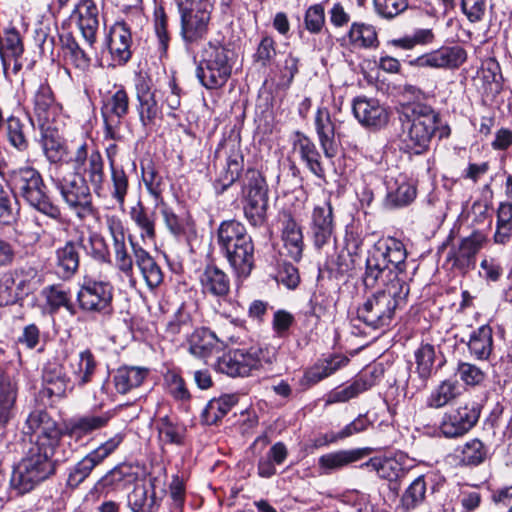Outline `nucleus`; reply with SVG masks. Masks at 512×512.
Instances as JSON below:
<instances>
[{
    "label": "nucleus",
    "mask_w": 512,
    "mask_h": 512,
    "mask_svg": "<svg viewBox=\"0 0 512 512\" xmlns=\"http://www.w3.org/2000/svg\"><path fill=\"white\" fill-rule=\"evenodd\" d=\"M16 398V385L9 377L0 375V423H8L13 417Z\"/></svg>",
    "instance_id": "nucleus-49"
},
{
    "label": "nucleus",
    "mask_w": 512,
    "mask_h": 512,
    "mask_svg": "<svg viewBox=\"0 0 512 512\" xmlns=\"http://www.w3.org/2000/svg\"><path fill=\"white\" fill-rule=\"evenodd\" d=\"M416 371L418 376L416 379L410 376L408 383L412 385L417 391L424 389L427 385L428 379L432 376L434 371V363L436 361L435 347L431 344H422L415 351Z\"/></svg>",
    "instance_id": "nucleus-33"
},
{
    "label": "nucleus",
    "mask_w": 512,
    "mask_h": 512,
    "mask_svg": "<svg viewBox=\"0 0 512 512\" xmlns=\"http://www.w3.org/2000/svg\"><path fill=\"white\" fill-rule=\"evenodd\" d=\"M101 114L104 122V140L122 141V119L129 113L130 99L122 85H114L102 97Z\"/></svg>",
    "instance_id": "nucleus-10"
},
{
    "label": "nucleus",
    "mask_w": 512,
    "mask_h": 512,
    "mask_svg": "<svg viewBox=\"0 0 512 512\" xmlns=\"http://www.w3.org/2000/svg\"><path fill=\"white\" fill-rule=\"evenodd\" d=\"M78 174L81 175L84 181L91 187L96 196L101 198L105 195V164L99 150L94 149L90 151V159L84 164Z\"/></svg>",
    "instance_id": "nucleus-29"
},
{
    "label": "nucleus",
    "mask_w": 512,
    "mask_h": 512,
    "mask_svg": "<svg viewBox=\"0 0 512 512\" xmlns=\"http://www.w3.org/2000/svg\"><path fill=\"white\" fill-rule=\"evenodd\" d=\"M467 60L466 50L459 46H442L410 61V65L419 68L458 69Z\"/></svg>",
    "instance_id": "nucleus-15"
},
{
    "label": "nucleus",
    "mask_w": 512,
    "mask_h": 512,
    "mask_svg": "<svg viewBox=\"0 0 512 512\" xmlns=\"http://www.w3.org/2000/svg\"><path fill=\"white\" fill-rule=\"evenodd\" d=\"M222 148L227 154L226 167L224 173L214 183V187L219 194H222L239 178L243 169V155L240 144L234 140H229L222 145Z\"/></svg>",
    "instance_id": "nucleus-26"
},
{
    "label": "nucleus",
    "mask_w": 512,
    "mask_h": 512,
    "mask_svg": "<svg viewBox=\"0 0 512 512\" xmlns=\"http://www.w3.org/2000/svg\"><path fill=\"white\" fill-rule=\"evenodd\" d=\"M221 252L238 277H248L255 264V247L244 224L237 220L223 221L217 230Z\"/></svg>",
    "instance_id": "nucleus-2"
},
{
    "label": "nucleus",
    "mask_w": 512,
    "mask_h": 512,
    "mask_svg": "<svg viewBox=\"0 0 512 512\" xmlns=\"http://www.w3.org/2000/svg\"><path fill=\"white\" fill-rule=\"evenodd\" d=\"M157 430L160 440L164 443L175 445H182L184 443L185 426L174 421L169 416L158 419Z\"/></svg>",
    "instance_id": "nucleus-53"
},
{
    "label": "nucleus",
    "mask_w": 512,
    "mask_h": 512,
    "mask_svg": "<svg viewBox=\"0 0 512 512\" xmlns=\"http://www.w3.org/2000/svg\"><path fill=\"white\" fill-rule=\"evenodd\" d=\"M352 111L358 122L366 128L380 129L389 121L387 107L375 98L356 97L353 100Z\"/></svg>",
    "instance_id": "nucleus-18"
},
{
    "label": "nucleus",
    "mask_w": 512,
    "mask_h": 512,
    "mask_svg": "<svg viewBox=\"0 0 512 512\" xmlns=\"http://www.w3.org/2000/svg\"><path fill=\"white\" fill-rule=\"evenodd\" d=\"M512 238V204L501 203L497 210V225L494 241L505 244Z\"/></svg>",
    "instance_id": "nucleus-59"
},
{
    "label": "nucleus",
    "mask_w": 512,
    "mask_h": 512,
    "mask_svg": "<svg viewBox=\"0 0 512 512\" xmlns=\"http://www.w3.org/2000/svg\"><path fill=\"white\" fill-rule=\"evenodd\" d=\"M238 397L234 394L223 395L210 400L203 411V418L209 425L216 424L234 407Z\"/></svg>",
    "instance_id": "nucleus-47"
},
{
    "label": "nucleus",
    "mask_w": 512,
    "mask_h": 512,
    "mask_svg": "<svg viewBox=\"0 0 512 512\" xmlns=\"http://www.w3.org/2000/svg\"><path fill=\"white\" fill-rule=\"evenodd\" d=\"M71 380L67 376L65 368L59 363H48L42 373V388L39 391L41 400L47 399L54 404L67 396V391L73 390Z\"/></svg>",
    "instance_id": "nucleus-16"
},
{
    "label": "nucleus",
    "mask_w": 512,
    "mask_h": 512,
    "mask_svg": "<svg viewBox=\"0 0 512 512\" xmlns=\"http://www.w3.org/2000/svg\"><path fill=\"white\" fill-rule=\"evenodd\" d=\"M230 53L224 46L212 43L204 48L196 74L205 88L219 89L226 84L232 72Z\"/></svg>",
    "instance_id": "nucleus-7"
},
{
    "label": "nucleus",
    "mask_w": 512,
    "mask_h": 512,
    "mask_svg": "<svg viewBox=\"0 0 512 512\" xmlns=\"http://www.w3.org/2000/svg\"><path fill=\"white\" fill-rule=\"evenodd\" d=\"M78 173H69L66 176H56L53 183L59 191L63 201L83 220L94 212L91 196V187Z\"/></svg>",
    "instance_id": "nucleus-8"
},
{
    "label": "nucleus",
    "mask_w": 512,
    "mask_h": 512,
    "mask_svg": "<svg viewBox=\"0 0 512 512\" xmlns=\"http://www.w3.org/2000/svg\"><path fill=\"white\" fill-rule=\"evenodd\" d=\"M71 367L76 385L84 387L91 382L97 367V362L91 350L86 349L79 353L77 362L75 364L72 363Z\"/></svg>",
    "instance_id": "nucleus-48"
},
{
    "label": "nucleus",
    "mask_w": 512,
    "mask_h": 512,
    "mask_svg": "<svg viewBox=\"0 0 512 512\" xmlns=\"http://www.w3.org/2000/svg\"><path fill=\"white\" fill-rule=\"evenodd\" d=\"M315 131L320 147L327 158H333L338 153L336 143V126L330 111L326 107H318L314 118Z\"/></svg>",
    "instance_id": "nucleus-27"
},
{
    "label": "nucleus",
    "mask_w": 512,
    "mask_h": 512,
    "mask_svg": "<svg viewBox=\"0 0 512 512\" xmlns=\"http://www.w3.org/2000/svg\"><path fill=\"white\" fill-rule=\"evenodd\" d=\"M135 90L140 122L144 127H152L161 118L162 111L152 90L151 80L140 77L135 84Z\"/></svg>",
    "instance_id": "nucleus-21"
},
{
    "label": "nucleus",
    "mask_w": 512,
    "mask_h": 512,
    "mask_svg": "<svg viewBox=\"0 0 512 512\" xmlns=\"http://www.w3.org/2000/svg\"><path fill=\"white\" fill-rule=\"evenodd\" d=\"M189 352L198 358L211 355L216 347V336L207 328H197L188 337Z\"/></svg>",
    "instance_id": "nucleus-45"
},
{
    "label": "nucleus",
    "mask_w": 512,
    "mask_h": 512,
    "mask_svg": "<svg viewBox=\"0 0 512 512\" xmlns=\"http://www.w3.org/2000/svg\"><path fill=\"white\" fill-rule=\"evenodd\" d=\"M109 176L111 182V197L120 207H123L130 186L128 174L122 165H117L109 167Z\"/></svg>",
    "instance_id": "nucleus-55"
},
{
    "label": "nucleus",
    "mask_w": 512,
    "mask_h": 512,
    "mask_svg": "<svg viewBox=\"0 0 512 512\" xmlns=\"http://www.w3.org/2000/svg\"><path fill=\"white\" fill-rule=\"evenodd\" d=\"M487 237L483 232L474 231L461 239L457 246H452L447 254V262L462 273L475 267L476 255L484 247Z\"/></svg>",
    "instance_id": "nucleus-14"
},
{
    "label": "nucleus",
    "mask_w": 512,
    "mask_h": 512,
    "mask_svg": "<svg viewBox=\"0 0 512 512\" xmlns=\"http://www.w3.org/2000/svg\"><path fill=\"white\" fill-rule=\"evenodd\" d=\"M243 201H268V185L260 171L248 169L243 178Z\"/></svg>",
    "instance_id": "nucleus-39"
},
{
    "label": "nucleus",
    "mask_w": 512,
    "mask_h": 512,
    "mask_svg": "<svg viewBox=\"0 0 512 512\" xmlns=\"http://www.w3.org/2000/svg\"><path fill=\"white\" fill-rule=\"evenodd\" d=\"M348 362L349 358L344 355H332L315 364L306 372L305 377L311 383H318L346 366Z\"/></svg>",
    "instance_id": "nucleus-44"
},
{
    "label": "nucleus",
    "mask_w": 512,
    "mask_h": 512,
    "mask_svg": "<svg viewBox=\"0 0 512 512\" xmlns=\"http://www.w3.org/2000/svg\"><path fill=\"white\" fill-rule=\"evenodd\" d=\"M458 394V384L445 380L431 392L426 404L430 408L439 409L451 403Z\"/></svg>",
    "instance_id": "nucleus-57"
},
{
    "label": "nucleus",
    "mask_w": 512,
    "mask_h": 512,
    "mask_svg": "<svg viewBox=\"0 0 512 512\" xmlns=\"http://www.w3.org/2000/svg\"><path fill=\"white\" fill-rule=\"evenodd\" d=\"M129 243L134 255L135 265L139 269L148 288L153 290L160 286L163 282L164 274L159 264L132 236H129Z\"/></svg>",
    "instance_id": "nucleus-25"
},
{
    "label": "nucleus",
    "mask_w": 512,
    "mask_h": 512,
    "mask_svg": "<svg viewBox=\"0 0 512 512\" xmlns=\"http://www.w3.org/2000/svg\"><path fill=\"white\" fill-rule=\"evenodd\" d=\"M409 292L407 282H395L389 288L373 293L358 307V319L374 329L388 326L394 318L395 311L406 304Z\"/></svg>",
    "instance_id": "nucleus-5"
},
{
    "label": "nucleus",
    "mask_w": 512,
    "mask_h": 512,
    "mask_svg": "<svg viewBox=\"0 0 512 512\" xmlns=\"http://www.w3.org/2000/svg\"><path fill=\"white\" fill-rule=\"evenodd\" d=\"M113 252L115 267L118 271L124 274L128 279L131 286L136 285L134 277V255L130 254L126 246V242L113 243Z\"/></svg>",
    "instance_id": "nucleus-58"
},
{
    "label": "nucleus",
    "mask_w": 512,
    "mask_h": 512,
    "mask_svg": "<svg viewBox=\"0 0 512 512\" xmlns=\"http://www.w3.org/2000/svg\"><path fill=\"white\" fill-rule=\"evenodd\" d=\"M136 479L133 467L126 463H121L109 470L100 480L99 485L102 488L111 490H121L127 487Z\"/></svg>",
    "instance_id": "nucleus-46"
},
{
    "label": "nucleus",
    "mask_w": 512,
    "mask_h": 512,
    "mask_svg": "<svg viewBox=\"0 0 512 512\" xmlns=\"http://www.w3.org/2000/svg\"><path fill=\"white\" fill-rule=\"evenodd\" d=\"M268 207V201H243L244 216L254 227L266 224Z\"/></svg>",
    "instance_id": "nucleus-62"
},
{
    "label": "nucleus",
    "mask_w": 512,
    "mask_h": 512,
    "mask_svg": "<svg viewBox=\"0 0 512 512\" xmlns=\"http://www.w3.org/2000/svg\"><path fill=\"white\" fill-rule=\"evenodd\" d=\"M63 53L66 62L80 72L85 73L90 69L91 58L72 36L63 40Z\"/></svg>",
    "instance_id": "nucleus-50"
},
{
    "label": "nucleus",
    "mask_w": 512,
    "mask_h": 512,
    "mask_svg": "<svg viewBox=\"0 0 512 512\" xmlns=\"http://www.w3.org/2000/svg\"><path fill=\"white\" fill-rule=\"evenodd\" d=\"M375 251L381 253L383 261L398 276L406 279L407 252L404 244L395 238H388L375 243Z\"/></svg>",
    "instance_id": "nucleus-28"
},
{
    "label": "nucleus",
    "mask_w": 512,
    "mask_h": 512,
    "mask_svg": "<svg viewBox=\"0 0 512 512\" xmlns=\"http://www.w3.org/2000/svg\"><path fill=\"white\" fill-rule=\"evenodd\" d=\"M23 433L30 436V448H37L38 451H55L62 436L57 422L44 409H35L29 413L23 426Z\"/></svg>",
    "instance_id": "nucleus-9"
},
{
    "label": "nucleus",
    "mask_w": 512,
    "mask_h": 512,
    "mask_svg": "<svg viewBox=\"0 0 512 512\" xmlns=\"http://www.w3.org/2000/svg\"><path fill=\"white\" fill-rule=\"evenodd\" d=\"M44 296L50 313H56L60 308H65L71 315L76 313L71 302L69 292L58 285H51L43 289Z\"/></svg>",
    "instance_id": "nucleus-52"
},
{
    "label": "nucleus",
    "mask_w": 512,
    "mask_h": 512,
    "mask_svg": "<svg viewBox=\"0 0 512 512\" xmlns=\"http://www.w3.org/2000/svg\"><path fill=\"white\" fill-rule=\"evenodd\" d=\"M125 439L124 433H116L106 441L100 443L95 449L90 451L86 456L94 464L95 467L101 465L108 457L117 451Z\"/></svg>",
    "instance_id": "nucleus-60"
},
{
    "label": "nucleus",
    "mask_w": 512,
    "mask_h": 512,
    "mask_svg": "<svg viewBox=\"0 0 512 512\" xmlns=\"http://www.w3.org/2000/svg\"><path fill=\"white\" fill-rule=\"evenodd\" d=\"M349 43L360 49L376 48L379 45L375 27L364 22H353L347 32Z\"/></svg>",
    "instance_id": "nucleus-43"
},
{
    "label": "nucleus",
    "mask_w": 512,
    "mask_h": 512,
    "mask_svg": "<svg viewBox=\"0 0 512 512\" xmlns=\"http://www.w3.org/2000/svg\"><path fill=\"white\" fill-rule=\"evenodd\" d=\"M362 281L367 289H374L379 285L389 288L395 282H407L405 278H398L388 265L385 264L381 253H378L373 248L368 251Z\"/></svg>",
    "instance_id": "nucleus-17"
},
{
    "label": "nucleus",
    "mask_w": 512,
    "mask_h": 512,
    "mask_svg": "<svg viewBox=\"0 0 512 512\" xmlns=\"http://www.w3.org/2000/svg\"><path fill=\"white\" fill-rule=\"evenodd\" d=\"M181 16L180 35L187 45L198 44L209 31L211 19L210 5L206 2H192L189 6L179 4Z\"/></svg>",
    "instance_id": "nucleus-11"
},
{
    "label": "nucleus",
    "mask_w": 512,
    "mask_h": 512,
    "mask_svg": "<svg viewBox=\"0 0 512 512\" xmlns=\"http://www.w3.org/2000/svg\"><path fill=\"white\" fill-rule=\"evenodd\" d=\"M24 52L23 42L20 33L15 28H9L4 31L0 38V56L4 68L7 67L10 57H21Z\"/></svg>",
    "instance_id": "nucleus-54"
},
{
    "label": "nucleus",
    "mask_w": 512,
    "mask_h": 512,
    "mask_svg": "<svg viewBox=\"0 0 512 512\" xmlns=\"http://www.w3.org/2000/svg\"><path fill=\"white\" fill-rule=\"evenodd\" d=\"M198 280L202 294L225 298L230 292V277L215 264H207L199 270Z\"/></svg>",
    "instance_id": "nucleus-24"
},
{
    "label": "nucleus",
    "mask_w": 512,
    "mask_h": 512,
    "mask_svg": "<svg viewBox=\"0 0 512 512\" xmlns=\"http://www.w3.org/2000/svg\"><path fill=\"white\" fill-rule=\"evenodd\" d=\"M80 250L99 263L110 262L109 249L101 235L92 233L87 236L84 232H79L55 251V265L63 279L71 278L78 271Z\"/></svg>",
    "instance_id": "nucleus-4"
},
{
    "label": "nucleus",
    "mask_w": 512,
    "mask_h": 512,
    "mask_svg": "<svg viewBox=\"0 0 512 512\" xmlns=\"http://www.w3.org/2000/svg\"><path fill=\"white\" fill-rule=\"evenodd\" d=\"M73 14L77 16V23L82 36L93 46L96 42V35L99 28V10L94 1L82 0L74 9Z\"/></svg>",
    "instance_id": "nucleus-31"
},
{
    "label": "nucleus",
    "mask_w": 512,
    "mask_h": 512,
    "mask_svg": "<svg viewBox=\"0 0 512 512\" xmlns=\"http://www.w3.org/2000/svg\"><path fill=\"white\" fill-rule=\"evenodd\" d=\"M370 452V448H353L323 454L318 459V471L320 475H330L362 460Z\"/></svg>",
    "instance_id": "nucleus-23"
},
{
    "label": "nucleus",
    "mask_w": 512,
    "mask_h": 512,
    "mask_svg": "<svg viewBox=\"0 0 512 512\" xmlns=\"http://www.w3.org/2000/svg\"><path fill=\"white\" fill-rule=\"evenodd\" d=\"M435 35L432 29H417L411 35H405L398 39H392L388 44L404 50H411L417 45H426L434 41Z\"/></svg>",
    "instance_id": "nucleus-61"
},
{
    "label": "nucleus",
    "mask_w": 512,
    "mask_h": 512,
    "mask_svg": "<svg viewBox=\"0 0 512 512\" xmlns=\"http://www.w3.org/2000/svg\"><path fill=\"white\" fill-rule=\"evenodd\" d=\"M113 287L104 281L86 280L77 294V300L82 310L111 315Z\"/></svg>",
    "instance_id": "nucleus-13"
},
{
    "label": "nucleus",
    "mask_w": 512,
    "mask_h": 512,
    "mask_svg": "<svg viewBox=\"0 0 512 512\" xmlns=\"http://www.w3.org/2000/svg\"><path fill=\"white\" fill-rule=\"evenodd\" d=\"M293 149L312 174L320 179L325 178L321 155L315 143L306 134L300 131L294 133Z\"/></svg>",
    "instance_id": "nucleus-30"
},
{
    "label": "nucleus",
    "mask_w": 512,
    "mask_h": 512,
    "mask_svg": "<svg viewBox=\"0 0 512 512\" xmlns=\"http://www.w3.org/2000/svg\"><path fill=\"white\" fill-rule=\"evenodd\" d=\"M360 467L376 471L380 478L386 479L390 482V489L395 492H398L399 490V486L396 482L407 474V471L402 464L394 458H371L367 462L361 464Z\"/></svg>",
    "instance_id": "nucleus-34"
},
{
    "label": "nucleus",
    "mask_w": 512,
    "mask_h": 512,
    "mask_svg": "<svg viewBox=\"0 0 512 512\" xmlns=\"http://www.w3.org/2000/svg\"><path fill=\"white\" fill-rule=\"evenodd\" d=\"M113 416V412L106 411L100 415L88 414L71 418L64 422L62 435L80 442L93 432L106 427Z\"/></svg>",
    "instance_id": "nucleus-20"
},
{
    "label": "nucleus",
    "mask_w": 512,
    "mask_h": 512,
    "mask_svg": "<svg viewBox=\"0 0 512 512\" xmlns=\"http://www.w3.org/2000/svg\"><path fill=\"white\" fill-rule=\"evenodd\" d=\"M57 112L58 105L51 88L46 84H41L34 95V113L38 121L44 125L53 119Z\"/></svg>",
    "instance_id": "nucleus-41"
},
{
    "label": "nucleus",
    "mask_w": 512,
    "mask_h": 512,
    "mask_svg": "<svg viewBox=\"0 0 512 512\" xmlns=\"http://www.w3.org/2000/svg\"><path fill=\"white\" fill-rule=\"evenodd\" d=\"M55 451L30 448L26 456L15 467L11 476V487L18 494L30 492L36 485L54 472L51 460Z\"/></svg>",
    "instance_id": "nucleus-6"
},
{
    "label": "nucleus",
    "mask_w": 512,
    "mask_h": 512,
    "mask_svg": "<svg viewBox=\"0 0 512 512\" xmlns=\"http://www.w3.org/2000/svg\"><path fill=\"white\" fill-rule=\"evenodd\" d=\"M457 451L460 452L459 459L461 464L465 466H477L481 464L486 459L488 453L484 443L477 438L467 441L460 446Z\"/></svg>",
    "instance_id": "nucleus-56"
},
{
    "label": "nucleus",
    "mask_w": 512,
    "mask_h": 512,
    "mask_svg": "<svg viewBox=\"0 0 512 512\" xmlns=\"http://www.w3.org/2000/svg\"><path fill=\"white\" fill-rule=\"evenodd\" d=\"M427 483L424 475L415 478L401 497V506L406 511L419 507L426 499Z\"/></svg>",
    "instance_id": "nucleus-51"
},
{
    "label": "nucleus",
    "mask_w": 512,
    "mask_h": 512,
    "mask_svg": "<svg viewBox=\"0 0 512 512\" xmlns=\"http://www.w3.org/2000/svg\"><path fill=\"white\" fill-rule=\"evenodd\" d=\"M148 375L146 368L137 366L119 367L113 376V382L117 392L126 394L130 390L139 387Z\"/></svg>",
    "instance_id": "nucleus-40"
},
{
    "label": "nucleus",
    "mask_w": 512,
    "mask_h": 512,
    "mask_svg": "<svg viewBox=\"0 0 512 512\" xmlns=\"http://www.w3.org/2000/svg\"><path fill=\"white\" fill-rule=\"evenodd\" d=\"M130 219L140 231L141 240L146 243L156 239V216L149 212L141 201H138L129 211Z\"/></svg>",
    "instance_id": "nucleus-38"
},
{
    "label": "nucleus",
    "mask_w": 512,
    "mask_h": 512,
    "mask_svg": "<svg viewBox=\"0 0 512 512\" xmlns=\"http://www.w3.org/2000/svg\"><path fill=\"white\" fill-rule=\"evenodd\" d=\"M469 353L477 360L489 359L493 351V329L485 324L473 330L467 342Z\"/></svg>",
    "instance_id": "nucleus-37"
},
{
    "label": "nucleus",
    "mask_w": 512,
    "mask_h": 512,
    "mask_svg": "<svg viewBox=\"0 0 512 512\" xmlns=\"http://www.w3.org/2000/svg\"><path fill=\"white\" fill-rule=\"evenodd\" d=\"M128 506L132 512H157L159 502L156 498L154 485L150 488L145 485H137L128 498Z\"/></svg>",
    "instance_id": "nucleus-42"
},
{
    "label": "nucleus",
    "mask_w": 512,
    "mask_h": 512,
    "mask_svg": "<svg viewBox=\"0 0 512 512\" xmlns=\"http://www.w3.org/2000/svg\"><path fill=\"white\" fill-rule=\"evenodd\" d=\"M7 183L14 196L31 209L56 222L62 219L61 208L54 202L42 174L36 168L26 165L10 170Z\"/></svg>",
    "instance_id": "nucleus-1"
},
{
    "label": "nucleus",
    "mask_w": 512,
    "mask_h": 512,
    "mask_svg": "<svg viewBox=\"0 0 512 512\" xmlns=\"http://www.w3.org/2000/svg\"><path fill=\"white\" fill-rule=\"evenodd\" d=\"M400 120L405 147L414 154L427 151L436 135L438 113L428 105L413 103L402 107Z\"/></svg>",
    "instance_id": "nucleus-3"
},
{
    "label": "nucleus",
    "mask_w": 512,
    "mask_h": 512,
    "mask_svg": "<svg viewBox=\"0 0 512 512\" xmlns=\"http://www.w3.org/2000/svg\"><path fill=\"white\" fill-rule=\"evenodd\" d=\"M33 127V121L27 116H9L5 123L7 142L18 152L27 151L29 148V135Z\"/></svg>",
    "instance_id": "nucleus-32"
},
{
    "label": "nucleus",
    "mask_w": 512,
    "mask_h": 512,
    "mask_svg": "<svg viewBox=\"0 0 512 512\" xmlns=\"http://www.w3.org/2000/svg\"><path fill=\"white\" fill-rule=\"evenodd\" d=\"M325 8L322 3L309 6L304 14V27L311 34H319L325 26Z\"/></svg>",
    "instance_id": "nucleus-64"
},
{
    "label": "nucleus",
    "mask_w": 512,
    "mask_h": 512,
    "mask_svg": "<svg viewBox=\"0 0 512 512\" xmlns=\"http://www.w3.org/2000/svg\"><path fill=\"white\" fill-rule=\"evenodd\" d=\"M386 205L390 208H400L412 203L417 195L414 183L407 181L404 177L396 178L388 182Z\"/></svg>",
    "instance_id": "nucleus-35"
},
{
    "label": "nucleus",
    "mask_w": 512,
    "mask_h": 512,
    "mask_svg": "<svg viewBox=\"0 0 512 512\" xmlns=\"http://www.w3.org/2000/svg\"><path fill=\"white\" fill-rule=\"evenodd\" d=\"M107 48L111 58L118 65L126 64L132 57V32L124 21H116L108 30Z\"/></svg>",
    "instance_id": "nucleus-19"
},
{
    "label": "nucleus",
    "mask_w": 512,
    "mask_h": 512,
    "mask_svg": "<svg viewBox=\"0 0 512 512\" xmlns=\"http://www.w3.org/2000/svg\"><path fill=\"white\" fill-rule=\"evenodd\" d=\"M282 240L287 255L294 261H299L304 248L303 234L301 227L290 214L284 216Z\"/></svg>",
    "instance_id": "nucleus-36"
},
{
    "label": "nucleus",
    "mask_w": 512,
    "mask_h": 512,
    "mask_svg": "<svg viewBox=\"0 0 512 512\" xmlns=\"http://www.w3.org/2000/svg\"><path fill=\"white\" fill-rule=\"evenodd\" d=\"M310 231L316 248L321 249L330 243L334 235L333 208L330 201H324L314 207Z\"/></svg>",
    "instance_id": "nucleus-22"
},
{
    "label": "nucleus",
    "mask_w": 512,
    "mask_h": 512,
    "mask_svg": "<svg viewBox=\"0 0 512 512\" xmlns=\"http://www.w3.org/2000/svg\"><path fill=\"white\" fill-rule=\"evenodd\" d=\"M169 394L178 401H188L191 398L185 380L174 369L168 370L164 376Z\"/></svg>",
    "instance_id": "nucleus-63"
},
{
    "label": "nucleus",
    "mask_w": 512,
    "mask_h": 512,
    "mask_svg": "<svg viewBox=\"0 0 512 512\" xmlns=\"http://www.w3.org/2000/svg\"><path fill=\"white\" fill-rule=\"evenodd\" d=\"M263 354V349L257 346L234 349L220 357L215 368L231 377H245L261 366Z\"/></svg>",
    "instance_id": "nucleus-12"
}]
</instances>
